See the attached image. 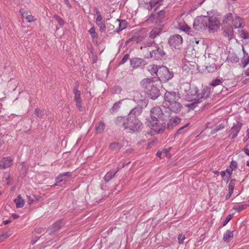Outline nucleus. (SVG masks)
<instances>
[{
  "label": "nucleus",
  "instance_id": "1",
  "mask_svg": "<svg viewBox=\"0 0 249 249\" xmlns=\"http://www.w3.org/2000/svg\"><path fill=\"white\" fill-rule=\"evenodd\" d=\"M142 113V109L138 107L132 109L127 117H120L119 121L123 122L124 129L129 133L138 132L143 128L142 123L138 119V116Z\"/></svg>",
  "mask_w": 249,
  "mask_h": 249
},
{
  "label": "nucleus",
  "instance_id": "2",
  "mask_svg": "<svg viewBox=\"0 0 249 249\" xmlns=\"http://www.w3.org/2000/svg\"><path fill=\"white\" fill-rule=\"evenodd\" d=\"M189 88V91L185 95V100L193 102L186 105L190 109H194L198 103L209 98L211 93V89L209 87L204 88L200 90L195 86H190Z\"/></svg>",
  "mask_w": 249,
  "mask_h": 249
},
{
  "label": "nucleus",
  "instance_id": "3",
  "mask_svg": "<svg viewBox=\"0 0 249 249\" xmlns=\"http://www.w3.org/2000/svg\"><path fill=\"white\" fill-rule=\"evenodd\" d=\"M218 15L213 11H208L207 16L197 17L194 22V27L199 31L208 28L209 31L214 30V28L219 27L220 22Z\"/></svg>",
  "mask_w": 249,
  "mask_h": 249
},
{
  "label": "nucleus",
  "instance_id": "4",
  "mask_svg": "<svg viewBox=\"0 0 249 249\" xmlns=\"http://www.w3.org/2000/svg\"><path fill=\"white\" fill-rule=\"evenodd\" d=\"M180 96L175 91H166L164 94L163 107L175 113L180 112L182 106L179 102Z\"/></svg>",
  "mask_w": 249,
  "mask_h": 249
},
{
  "label": "nucleus",
  "instance_id": "5",
  "mask_svg": "<svg viewBox=\"0 0 249 249\" xmlns=\"http://www.w3.org/2000/svg\"><path fill=\"white\" fill-rule=\"evenodd\" d=\"M142 87L145 89V94L152 100H155L160 95V91L157 84L152 78H145L141 82Z\"/></svg>",
  "mask_w": 249,
  "mask_h": 249
},
{
  "label": "nucleus",
  "instance_id": "6",
  "mask_svg": "<svg viewBox=\"0 0 249 249\" xmlns=\"http://www.w3.org/2000/svg\"><path fill=\"white\" fill-rule=\"evenodd\" d=\"M152 43H148V48L144 47L146 49V53L145 54V57L147 58H153L155 60H161L165 57L166 53L164 52L162 46H152Z\"/></svg>",
  "mask_w": 249,
  "mask_h": 249
},
{
  "label": "nucleus",
  "instance_id": "7",
  "mask_svg": "<svg viewBox=\"0 0 249 249\" xmlns=\"http://www.w3.org/2000/svg\"><path fill=\"white\" fill-rule=\"evenodd\" d=\"M151 118L153 122L157 121L159 119L165 120L169 116V113L163 111L159 107L152 108L150 111Z\"/></svg>",
  "mask_w": 249,
  "mask_h": 249
},
{
  "label": "nucleus",
  "instance_id": "8",
  "mask_svg": "<svg viewBox=\"0 0 249 249\" xmlns=\"http://www.w3.org/2000/svg\"><path fill=\"white\" fill-rule=\"evenodd\" d=\"M174 74L166 67L160 66L159 70L158 77L160 81L167 82L173 77Z\"/></svg>",
  "mask_w": 249,
  "mask_h": 249
},
{
  "label": "nucleus",
  "instance_id": "9",
  "mask_svg": "<svg viewBox=\"0 0 249 249\" xmlns=\"http://www.w3.org/2000/svg\"><path fill=\"white\" fill-rule=\"evenodd\" d=\"M165 14V12L164 10H160L157 13H152L147 20L150 23L156 24L162 23L164 19Z\"/></svg>",
  "mask_w": 249,
  "mask_h": 249
},
{
  "label": "nucleus",
  "instance_id": "10",
  "mask_svg": "<svg viewBox=\"0 0 249 249\" xmlns=\"http://www.w3.org/2000/svg\"><path fill=\"white\" fill-rule=\"evenodd\" d=\"M133 101L139 106V108L145 107L147 104V100L146 98L145 94L142 95L141 93L136 91L134 92Z\"/></svg>",
  "mask_w": 249,
  "mask_h": 249
},
{
  "label": "nucleus",
  "instance_id": "11",
  "mask_svg": "<svg viewBox=\"0 0 249 249\" xmlns=\"http://www.w3.org/2000/svg\"><path fill=\"white\" fill-rule=\"evenodd\" d=\"M242 125L243 124L239 121H236V123H234L232 127L229 131V138L231 139L235 138L241 130Z\"/></svg>",
  "mask_w": 249,
  "mask_h": 249
},
{
  "label": "nucleus",
  "instance_id": "12",
  "mask_svg": "<svg viewBox=\"0 0 249 249\" xmlns=\"http://www.w3.org/2000/svg\"><path fill=\"white\" fill-rule=\"evenodd\" d=\"M183 42V39L179 35L171 36L169 38V43L175 49H179Z\"/></svg>",
  "mask_w": 249,
  "mask_h": 249
},
{
  "label": "nucleus",
  "instance_id": "13",
  "mask_svg": "<svg viewBox=\"0 0 249 249\" xmlns=\"http://www.w3.org/2000/svg\"><path fill=\"white\" fill-rule=\"evenodd\" d=\"M74 101L75 103V105L77 108L79 109V110L81 111H85V108L82 105V100L81 97V91L75 89L74 90Z\"/></svg>",
  "mask_w": 249,
  "mask_h": 249
},
{
  "label": "nucleus",
  "instance_id": "14",
  "mask_svg": "<svg viewBox=\"0 0 249 249\" xmlns=\"http://www.w3.org/2000/svg\"><path fill=\"white\" fill-rule=\"evenodd\" d=\"M144 38V35L141 32H136L126 41V44H128L132 41L138 43L142 41Z\"/></svg>",
  "mask_w": 249,
  "mask_h": 249
},
{
  "label": "nucleus",
  "instance_id": "15",
  "mask_svg": "<svg viewBox=\"0 0 249 249\" xmlns=\"http://www.w3.org/2000/svg\"><path fill=\"white\" fill-rule=\"evenodd\" d=\"M145 65V61L141 58H134L130 60V65L132 67L137 69L143 67Z\"/></svg>",
  "mask_w": 249,
  "mask_h": 249
},
{
  "label": "nucleus",
  "instance_id": "16",
  "mask_svg": "<svg viewBox=\"0 0 249 249\" xmlns=\"http://www.w3.org/2000/svg\"><path fill=\"white\" fill-rule=\"evenodd\" d=\"M63 225L64 223L62 220H58L50 227L49 230L48 231L49 234H53L54 232L57 231Z\"/></svg>",
  "mask_w": 249,
  "mask_h": 249
},
{
  "label": "nucleus",
  "instance_id": "17",
  "mask_svg": "<svg viewBox=\"0 0 249 249\" xmlns=\"http://www.w3.org/2000/svg\"><path fill=\"white\" fill-rule=\"evenodd\" d=\"M71 176V173L67 172L60 174L56 179V182L54 183V185H60L63 184L66 181V177H70Z\"/></svg>",
  "mask_w": 249,
  "mask_h": 249
},
{
  "label": "nucleus",
  "instance_id": "18",
  "mask_svg": "<svg viewBox=\"0 0 249 249\" xmlns=\"http://www.w3.org/2000/svg\"><path fill=\"white\" fill-rule=\"evenodd\" d=\"M181 15L180 16V18H178V19L177 21L178 26L177 28L183 31L185 33L189 34V31L190 30V28L187 25V24L183 21L181 18Z\"/></svg>",
  "mask_w": 249,
  "mask_h": 249
},
{
  "label": "nucleus",
  "instance_id": "19",
  "mask_svg": "<svg viewBox=\"0 0 249 249\" xmlns=\"http://www.w3.org/2000/svg\"><path fill=\"white\" fill-rule=\"evenodd\" d=\"M13 164V160L11 158L4 157L0 160V167L2 169H6L10 167Z\"/></svg>",
  "mask_w": 249,
  "mask_h": 249
},
{
  "label": "nucleus",
  "instance_id": "20",
  "mask_svg": "<svg viewBox=\"0 0 249 249\" xmlns=\"http://www.w3.org/2000/svg\"><path fill=\"white\" fill-rule=\"evenodd\" d=\"M181 119L180 118L175 116L171 118L167 123V128L168 129H172L174 127L176 126L180 122Z\"/></svg>",
  "mask_w": 249,
  "mask_h": 249
},
{
  "label": "nucleus",
  "instance_id": "21",
  "mask_svg": "<svg viewBox=\"0 0 249 249\" xmlns=\"http://www.w3.org/2000/svg\"><path fill=\"white\" fill-rule=\"evenodd\" d=\"M232 24L234 28H242L244 26L243 18L238 16L235 17L232 20Z\"/></svg>",
  "mask_w": 249,
  "mask_h": 249
},
{
  "label": "nucleus",
  "instance_id": "22",
  "mask_svg": "<svg viewBox=\"0 0 249 249\" xmlns=\"http://www.w3.org/2000/svg\"><path fill=\"white\" fill-rule=\"evenodd\" d=\"M158 120L151 123L152 129L158 133L162 132L164 128V126L160 124Z\"/></svg>",
  "mask_w": 249,
  "mask_h": 249
},
{
  "label": "nucleus",
  "instance_id": "23",
  "mask_svg": "<svg viewBox=\"0 0 249 249\" xmlns=\"http://www.w3.org/2000/svg\"><path fill=\"white\" fill-rule=\"evenodd\" d=\"M115 23L118 26V28H117L116 29V32L118 33L127 27V22L125 20L117 19Z\"/></svg>",
  "mask_w": 249,
  "mask_h": 249
},
{
  "label": "nucleus",
  "instance_id": "24",
  "mask_svg": "<svg viewBox=\"0 0 249 249\" xmlns=\"http://www.w3.org/2000/svg\"><path fill=\"white\" fill-rule=\"evenodd\" d=\"M163 0H151L149 3V5L147 7V9L149 11H150L154 7H156L155 11H156L157 8L161 5L162 2Z\"/></svg>",
  "mask_w": 249,
  "mask_h": 249
},
{
  "label": "nucleus",
  "instance_id": "25",
  "mask_svg": "<svg viewBox=\"0 0 249 249\" xmlns=\"http://www.w3.org/2000/svg\"><path fill=\"white\" fill-rule=\"evenodd\" d=\"M224 36H227L229 39L231 40L233 37V30L231 26L224 28Z\"/></svg>",
  "mask_w": 249,
  "mask_h": 249
},
{
  "label": "nucleus",
  "instance_id": "26",
  "mask_svg": "<svg viewBox=\"0 0 249 249\" xmlns=\"http://www.w3.org/2000/svg\"><path fill=\"white\" fill-rule=\"evenodd\" d=\"M162 32V28L160 27H156L153 28L149 34V37L151 39H154L159 36Z\"/></svg>",
  "mask_w": 249,
  "mask_h": 249
},
{
  "label": "nucleus",
  "instance_id": "27",
  "mask_svg": "<svg viewBox=\"0 0 249 249\" xmlns=\"http://www.w3.org/2000/svg\"><path fill=\"white\" fill-rule=\"evenodd\" d=\"M233 231L228 230L223 234V239L226 242H229L233 237Z\"/></svg>",
  "mask_w": 249,
  "mask_h": 249
},
{
  "label": "nucleus",
  "instance_id": "28",
  "mask_svg": "<svg viewBox=\"0 0 249 249\" xmlns=\"http://www.w3.org/2000/svg\"><path fill=\"white\" fill-rule=\"evenodd\" d=\"M160 66L155 65H150L148 67V71L152 76H158Z\"/></svg>",
  "mask_w": 249,
  "mask_h": 249
},
{
  "label": "nucleus",
  "instance_id": "29",
  "mask_svg": "<svg viewBox=\"0 0 249 249\" xmlns=\"http://www.w3.org/2000/svg\"><path fill=\"white\" fill-rule=\"evenodd\" d=\"M105 128V123L102 121H100L95 125V131L97 134H100L103 132Z\"/></svg>",
  "mask_w": 249,
  "mask_h": 249
},
{
  "label": "nucleus",
  "instance_id": "30",
  "mask_svg": "<svg viewBox=\"0 0 249 249\" xmlns=\"http://www.w3.org/2000/svg\"><path fill=\"white\" fill-rule=\"evenodd\" d=\"M118 170L115 171H110L108 172L104 177V179L106 182L109 181L111 180L118 172Z\"/></svg>",
  "mask_w": 249,
  "mask_h": 249
},
{
  "label": "nucleus",
  "instance_id": "31",
  "mask_svg": "<svg viewBox=\"0 0 249 249\" xmlns=\"http://www.w3.org/2000/svg\"><path fill=\"white\" fill-rule=\"evenodd\" d=\"M233 15L231 13H228L226 14L223 19V23L224 24H228L229 25H230V23L231 21H232V20L233 19Z\"/></svg>",
  "mask_w": 249,
  "mask_h": 249
},
{
  "label": "nucleus",
  "instance_id": "32",
  "mask_svg": "<svg viewBox=\"0 0 249 249\" xmlns=\"http://www.w3.org/2000/svg\"><path fill=\"white\" fill-rule=\"evenodd\" d=\"M14 202L18 208H22L24 205V201L20 195L18 196V198L15 199Z\"/></svg>",
  "mask_w": 249,
  "mask_h": 249
},
{
  "label": "nucleus",
  "instance_id": "33",
  "mask_svg": "<svg viewBox=\"0 0 249 249\" xmlns=\"http://www.w3.org/2000/svg\"><path fill=\"white\" fill-rule=\"evenodd\" d=\"M228 61L232 63H236L239 60V58L237 55L235 53H232L230 54L227 57Z\"/></svg>",
  "mask_w": 249,
  "mask_h": 249
},
{
  "label": "nucleus",
  "instance_id": "34",
  "mask_svg": "<svg viewBox=\"0 0 249 249\" xmlns=\"http://www.w3.org/2000/svg\"><path fill=\"white\" fill-rule=\"evenodd\" d=\"M247 207H248V205H247V204H241V205H235L233 207L232 209L236 212H240L242 211V210L246 209Z\"/></svg>",
  "mask_w": 249,
  "mask_h": 249
},
{
  "label": "nucleus",
  "instance_id": "35",
  "mask_svg": "<svg viewBox=\"0 0 249 249\" xmlns=\"http://www.w3.org/2000/svg\"><path fill=\"white\" fill-rule=\"evenodd\" d=\"M34 113L37 117L42 118L45 115V111L44 110H41L37 108L35 109Z\"/></svg>",
  "mask_w": 249,
  "mask_h": 249
},
{
  "label": "nucleus",
  "instance_id": "36",
  "mask_svg": "<svg viewBox=\"0 0 249 249\" xmlns=\"http://www.w3.org/2000/svg\"><path fill=\"white\" fill-rule=\"evenodd\" d=\"M89 34L90 35L91 38L93 41H94L95 39H96V40L97 39L98 36H97V33L95 32V30L94 27L91 28L89 30Z\"/></svg>",
  "mask_w": 249,
  "mask_h": 249
},
{
  "label": "nucleus",
  "instance_id": "37",
  "mask_svg": "<svg viewBox=\"0 0 249 249\" xmlns=\"http://www.w3.org/2000/svg\"><path fill=\"white\" fill-rule=\"evenodd\" d=\"M122 104V101H119L118 102H116L112 107L111 109V111L112 112H115L117 111L121 107V105Z\"/></svg>",
  "mask_w": 249,
  "mask_h": 249
},
{
  "label": "nucleus",
  "instance_id": "38",
  "mask_svg": "<svg viewBox=\"0 0 249 249\" xmlns=\"http://www.w3.org/2000/svg\"><path fill=\"white\" fill-rule=\"evenodd\" d=\"M122 147L121 144L118 142H112L110 145V148L113 150L120 149Z\"/></svg>",
  "mask_w": 249,
  "mask_h": 249
},
{
  "label": "nucleus",
  "instance_id": "39",
  "mask_svg": "<svg viewBox=\"0 0 249 249\" xmlns=\"http://www.w3.org/2000/svg\"><path fill=\"white\" fill-rule=\"evenodd\" d=\"M236 181V180L234 179L230 180L229 184V186H228L229 190L230 192H231L233 193V190L234 188V186H235Z\"/></svg>",
  "mask_w": 249,
  "mask_h": 249
},
{
  "label": "nucleus",
  "instance_id": "40",
  "mask_svg": "<svg viewBox=\"0 0 249 249\" xmlns=\"http://www.w3.org/2000/svg\"><path fill=\"white\" fill-rule=\"evenodd\" d=\"M239 36L243 38L248 39L249 38V34L243 30L239 31Z\"/></svg>",
  "mask_w": 249,
  "mask_h": 249
},
{
  "label": "nucleus",
  "instance_id": "41",
  "mask_svg": "<svg viewBox=\"0 0 249 249\" xmlns=\"http://www.w3.org/2000/svg\"><path fill=\"white\" fill-rule=\"evenodd\" d=\"M222 80L220 79H215L212 80L211 83V85L213 87H216L217 86L220 85L222 84Z\"/></svg>",
  "mask_w": 249,
  "mask_h": 249
},
{
  "label": "nucleus",
  "instance_id": "42",
  "mask_svg": "<svg viewBox=\"0 0 249 249\" xmlns=\"http://www.w3.org/2000/svg\"><path fill=\"white\" fill-rule=\"evenodd\" d=\"M241 63L243 68H245L249 63V56L247 57L244 56L241 59Z\"/></svg>",
  "mask_w": 249,
  "mask_h": 249
},
{
  "label": "nucleus",
  "instance_id": "43",
  "mask_svg": "<svg viewBox=\"0 0 249 249\" xmlns=\"http://www.w3.org/2000/svg\"><path fill=\"white\" fill-rule=\"evenodd\" d=\"M54 18L61 26H62L64 25L65 22L64 20L59 16L55 15L54 16Z\"/></svg>",
  "mask_w": 249,
  "mask_h": 249
},
{
  "label": "nucleus",
  "instance_id": "44",
  "mask_svg": "<svg viewBox=\"0 0 249 249\" xmlns=\"http://www.w3.org/2000/svg\"><path fill=\"white\" fill-rule=\"evenodd\" d=\"M98 26L99 27L100 30L103 32H105L106 29L105 21L99 22L96 23Z\"/></svg>",
  "mask_w": 249,
  "mask_h": 249
},
{
  "label": "nucleus",
  "instance_id": "45",
  "mask_svg": "<svg viewBox=\"0 0 249 249\" xmlns=\"http://www.w3.org/2000/svg\"><path fill=\"white\" fill-rule=\"evenodd\" d=\"M189 123H187L185 125H184L183 126H182L181 127L178 131L177 132H176V133L175 134V135L177 136V135H179V134H181L182 133H183L185 131H184V128H186L187 126H188L189 125Z\"/></svg>",
  "mask_w": 249,
  "mask_h": 249
},
{
  "label": "nucleus",
  "instance_id": "46",
  "mask_svg": "<svg viewBox=\"0 0 249 249\" xmlns=\"http://www.w3.org/2000/svg\"><path fill=\"white\" fill-rule=\"evenodd\" d=\"M224 125L222 124H220L212 130V133H215L218 132V131L221 130L222 129L224 128Z\"/></svg>",
  "mask_w": 249,
  "mask_h": 249
},
{
  "label": "nucleus",
  "instance_id": "47",
  "mask_svg": "<svg viewBox=\"0 0 249 249\" xmlns=\"http://www.w3.org/2000/svg\"><path fill=\"white\" fill-rule=\"evenodd\" d=\"M27 202L29 204L33 203L36 199V197L34 195H27Z\"/></svg>",
  "mask_w": 249,
  "mask_h": 249
},
{
  "label": "nucleus",
  "instance_id": "48",
  "mask_svg": "<svg viewBox=\"0 0 249 249\" xmlns=\"http://www.w3.org/2000/svg\"><path fill=\"white\" fill-rule=\"evenodd\" d=\"M230 168H231L232 170L233 171L237 169V163L235 160H232L231 162L230 166Z\"/></svg>",
  "mask_w": 249,
  "mask_h": 249
},
{
  "label": "nucleus",
  "instance_id": "49",
  "mask_svg": "<svg viewBox=\"0 0 249 249\" xmlns=\"http://www.w3.org/2000/svg\"><path fill=\"white\" fill-rule=\"evenodd\" d=\"M129 57V55L128 54H125L120 62L119 64L122 65L124 64L128 59Z\"/></svg>",
  "mask_w": 249,
  "mask_h": 249
},
{
  "label": "nucleus",
  "instance_id": "50",
  "mask_svg": "<svg viewBox=\"0 0 249 249\" xmlns=\"http://www.w3.org/2000/svg\"><path fill=\"white\" fill-rule=\"evenodd\" d=\"M96 15L97 16L96 18V22H102L103 20H102V17L99 11H97L96 12Z\"/></svg>",
  "mask_w": 249,
  "mask_h": 249
},
{
  "label": "nucleus",
  "instance_id": "51",
  "mask_svg": "<svg viewBox=\"0 0 249 249\" xmlns=\"http://www.w3.org/2000/svg\"><path fill=\"white\" fill-rule=\"evenodd\" d=\"M231 217H232V215H231V214H229L228 215L225 220H224V221L223 222V226H226L228 223V222L230 221V220L231 219Z\"/></svg>",
  "mask_w": 249,
  "mask_h": 249
},
{
  "label": "nucleus",
  "instance_id": "52",
  "mask_svg": "<svg viewBox=\"0 0 249 249\" xmlns=\"http://www.w3.org/2000/svg\"><path fill=\"white\" fill-rule=\"evenodd\" d=\"M9 236L8 232H5L0 234V242H1L4 239L6 238Z\"/></svg>",
  "mask_w": 249,
  "mask_h": 249
},
{
  "label": "nucleus",
  "instance_id": "53",
  "mask_svg": "<svg viewBox=\"0 0 249 249\" xmlns=\"http://www.w3.org/2000/svg\"><path fill=\"white\" fill-rule=\"evenodd\" d=\"M185 239L184 235L179 234L178 236V240L179 244H182Z\"/></svg>",
  "mask_w": 249,
  "mask_h": 249
},
{
  "label": "nucleus",
  "instance_id": "54",
  "mask_svg": "<svg viewBox=\"0 0 249 249\" xmlns=\"http://www.w3.org/2000/svg\"><path fill=\"white\" fill-rule=\"evenodd\" d=\"M25 18L29 22H31L35 20L34 17L32 15H27Z\"/></svg>",
  "mask_w": 249,
  "mask_h": 249
},
{
  "label": "nucleus",
  "instance_id": "55",
  "mask_svg": "<svg viewBox=\"0 0 249 249\" xmlns=\"http://www.w3.org/2000/svg\"><path fill=\"white\" fill-rule=\"evenodd\" d=\"M205 0H202L201 1H199L198 2V6H196V5H195L194 7V8L193 9H191L190 10V12H192V11H193L194 10L196 9L198 6H200L204 2Z\"/></svg>",
  "mask_w": 249,
  "mask_h": 249
},
{
  "label": "nucleus",
  "instance_id": "56",
  "mask_svg": "<svg viewBox=\"0 0 249 249\" xmlns=\"http://www.w3.org/2000/svg\"><path fill=\"white\" fill-rule=\"evenodd\" d=\"M19 13L21 14V15L23 17H26V16H27L28 15H27V12L24 11V10L23 9H20L19 10Z\"/></svg>",
  "mask_w": 249,
  "mask_h": 249
},
{
  "label": "nucleus",
  "instance_id": "57",
  "mask_svg": "<svg viewBox=\"0 0 249 249\" xmlns=\"http://www.w3.org/2000/svg\"><path fill=\"white\" fill-rule=\"evenodd\" d=\"M233 171V170H232L230 167L227 168V169L226 170V172H227L228 173V174L229 175L230 177L231 175L232 174Z\"/></svg>",
  "mask_w": 249,
  "mask_h": 249
},
{
  "label": "nucleus",
  "instance_id": "58",
  "mask_svg": "<svg viewBox=\"0 0 249 249\" xmlns=\"http://www.w3.org/2000/svg\"><path fill=\"white\" fill-rule=\"evenodd\" d=\"M65 4L69 7L71 8V5L69 0H64Z\"/></svg>",
  "mask_w": 249,
  "mask_h": 249
},
{
  "label": "nucleus",
  "instance_id": "59",
  "mask_svg": "<svg viewBox=\"0 0 249 249\" xmlns=\"http://www.w3.org/2000/svg\"><path fill=\"white\" fill-rule=\"evenodd\" d=\"M233 194V192H229V194H227L226 196V200H228L229 199L231 196V195H232Z\"/></svg>",
  "mask_w": 249,
  "mask_h": 249
},
{
  "label": "nucleus",
  "instance_id": "60",
  "mask_svg": "<svg viewBox=\"0 0 249 249\" xmlns=\"http://www.w3.org/2000/svg\"><path fill=\"white\" fill-rule=\"evenodd\" d=\"M243 151L247 155H249V149L247 148H244L243 149Z\"/></svg>",
  "mask_w": 249,
  "mask_h": 249
},
{
  "label": "nucleus",
  "instance_id": "61",
  "mask_svg": "<svg viewBox=\"0 0 249 249\" xmlns=\"http://www.w3.org/2000/svg\"><path fill=\"white\" fill-rule=\"evenodd\" d=\"M170 148H169V149H164L162 151V153L167 154L168 153V152L170 150Z\"/></svg>",
  "mask_w": 249,
  "mask_h": 249
},
{
  "label": "nucleus",
  "instance_id": "62",
  "mask_svg": "<svg viewBox=\"0 0 249 249\" xmlns=\"http://www.w3.org/2000/svg\"><path fill=\"white\" fill-rule=\"evenodd\" d=\"M162 154V152L160 151H158L157 153V156L160 158H161V155Z\"/></svg>",
  "mask_w": 249,
  "mask_h": 249
},
{
  "label": "nucleus",
  "instance_id": "63",
  "mask_svg": "<svg viewBox=\"0 0 249 249\" xmlns=\"http://www.w3.org/2000/svg\"><path fill=\"white\" fill-rule=\"evenodd\" d=\"M244 73L245 74L246 76H249V68L247 69L245 71H244Z\"/></svg>",
  "mask_w": 249,
  "mask_h": 249
},
{
  "label": "nucleus",
  "instance_id": "64",
  "mask_svg": "<svg viewBox=\"0 0 249 249\" xmlns=\"http://www.w3.org/2000/svg\"><path fill=\"white\" fill-rule=\"evenodd\" d=\"M242 50H243V53H244V57H246L248 56V53L245 51V49H244V48L243 47H242Z\"/></svg>",
  "mask_w": 249,
  "mask_h": 249
}]
</instances>
